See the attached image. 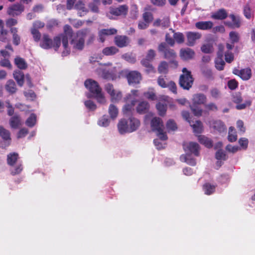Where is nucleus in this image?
Masks as SVG:
<instances>
[{
    "label": "nucleus",
    "mask_w": 255,
    "mask_h": 255,
    "mask_svg": "<svg viewBox=\"0 0 255 255\" xmlns=\"http://www.w3.org/2000/svg\"><path fill=\"white\" fill-rule=\"evenodd\" d=\"M84 85L90 92L94 96L98 102L100 103L105 102V97L102 93V89L97 81L92 79H88L85 81Z\"/></svg>",
    "instance_id": "obj_1"
},
{
    "label": "nucleus",
    "mask_w": 255,
    "mask_h": 255,
    "mask_svg": "<svg viewBox=\"0 0 255 255\" xmlns=\"http://www.w3.org/2000/svg\"><path fill=\"white\" fill-rule=\"evenodd\" d=\"M90 29L86 28L77 31L76 35L70 41L73 49L82 50L85 45V38L90 32Z\"/></svg>",
    "instance_id": "obj_2"
},
{
    "label": "nucleus",
    "mask_w": 255,
    "mask_h": 255,
    "mask_svg": "<svg viewBox=\"0 0 255 255\" xmlns=\"http://www.w3.org/2000/svg\"><path fill=\"white\" fill-rule=\"evenodd\" d=\"M61 45V37L56 36L52 40L47 34L43 35L40 46L44 49H49L54 48L55 51H57Z\"/></svg>",
    "instance_id": "obj_3"
},
{
    "label": "nucleus",
    "mask_w": 255,
    "mask_h": 255,
    "mask_svg": "<svg viewBox=\"0 0 255 255\" xmlns=\"http://www.w3.org/2000/svg\"><path fill=\"white\" fill-rule=\"evenodd\" d=\"M182 71L183 74L180 76L179 84L183 89L189 90L193 84L194 78L186 68H183Z\"/></svg>",
    "instance_id": "obj_4"
},
{
    "label": "nucleus",
    "mask_w": 255,
    "mask_h": 255,
    "mask_svg": "<svg viewBox=\"0 0 255 255\" xmlns=\"http://www.w3.org/2000/svg\"><path fill=\"white\" fill-rule=\"evenodd\" d=\"M151 128L153 131L157 132V135L162 140H166L168 137L165 132L163 131L164 125L162 120L158 117L152 118L150 123Z\"/></svg>",
    "instance_id": "obj_5"
},
{
    "label": "nucleus",
    "mask_w": 255,
    "mask_h": 255,
    "mask_svg": "<svg viewBox=\"0 0 255 255\" xmlns=\"http://www.w3.org/2000/svg\"><path fill=\"white\" fill-rule=\"evenodd\" d=\"M158 51L163 54L164 58L171 60V62L176 67L177 66L178 62L174 60L176 57V54L174 50L170 48L165 42H161L158 45Z\"/></svg>",
    "instance_id": "obj_6"
},
{
    "label": "nucleus",
    "mask_w": 255,
    "mask_h": 255,
    "mask_svg": "<svg viewBox=\"0 0 255 255\" xmlns=\"http://www.w3.org/2000/svg\"><path fill=\"white\" fill-rule=\"evenodd\" d=\"M128 7L126 4L119 5L118 7L111 6L109 8L107 16L111 19H116L117 16L125 17L128 12Z\"/></svg>",
    "instance_id": "obj_7"
},
{
    "label": "nucleus",
    "mask_w": 255,
    "mask_h": 255,
    "mask_svg": "<svg viewBox=\"0 0 255 255\" xmlns=\"http://www.w3.org/2000/svg\"><path fill=\"white\" fill-rule=\"evenodd\" d=\"M25 9L24 6L21 3H16L10 5L7 9L6 13L14 17L20 15Z\"/></svg>",
    "instance_id": "obj_8"
},
{
    "label": "nucleus",
    "mask_w": 255,
    "mask_h": 255,
    "mask_svg": "<svg viewBox=\"0 0 255 255\" xmlns=\"http://www.w3.org/2000/svg\"><path fill=\"white\" fill-rule=\"evenodd\" d=\"M232 101L237 104L236 108L237 110H243L246 109L247 107H249L251 105L252 101L251 100H248L245 101L244 103L241 104L243 101V99L241 93H236L233 95Z\"/></svg>",
    "instance_id": "obj_9"
},
{
    "label": "nucleus",
    "mask_w": 255,
    "mask_h": 255,
    "mask_svg": "<svg viewBox=\"0 0 255 255\" xmlns=\"http://www.w3.org/2000/svg\"><path fill=\"white\" fill-rule=\"evenodd\" d=\"M129 85H135L139 84L142 79L141 74L136 71H129L126 76Z\"/></svg>",
    "instance_id": "obj_10"
},
{
    "label": "nucleus",
    "mask_w": 255,
    "mask_h": 255,
    "mask_svg": "<svg viewBox=\"0 0 255 255\" xmlns=\"http://www.w3.org/2000/svg\"><path fill=\"white\" fill-rule=\"evenodd\" d=\"M73 34V31L71 27L68 24L64 26V34L59 36L62 40L64 48L67 49L68 46V37H72Z\"/></svg>",
    "instance_id": "obj_11"
},
{
    "label": "nucleus",
    "mask_w": 255,
    "mask_h": 255,
    "mask_svg": "<svg viewBox=\"0 0 255 255\" xmlns=\"http://www.w3.org/2000/svg\"><path fill=\"white\" fill-rule=\"evenodd\" d=\"M231 21H225L224 22V24L232 29L239 28L241 26V20L240 16L235 15L234 14H230L229 15Z\"/></svg>",
    "instance_id": "obj_12"
},
{
    "label": "nucleus",
    "mask_w": 255,
    "mask_h": 255,
    "mask_svg": "<svg viewBox=\"0 0 255 255\" xmlns=\"http://www.w3.org/2000/svg\"><path fill=\"white\" fill-rule=\"evenodd\" d=\"M187 37V45L193 46L197 40L200 39L202 34L198 32L188 31L186 33Z\"/></svg>",
    "instance_id": "obj_13"
},
{
    "label": "nucleus",
    "mask_w": 255,
    "mask_h": 255,
    "mask_svg": "<svg viewBox=\"0 0 255 255\" xmlns=\"http://www.w3.org/2000/svg\"><path fill=\"white\" fill-rule=\"evenodd\" d=\"M233 73L239 76L243 80L250 79L252 76V71L250 68H245L241 70L235 68L233 70Z\"/></svg>",
    "instance_id": "obj_14"
},
{
    "label": "nucleus",
    "mask_w": 255,
    "mask_h": 255,
    "mask_svg": "<svg viewBox=\"0 0 255 255\" xmlns=\"http://www.w3.org/2000/svg\"><path fill=\"white\" fill-rule=\"evenodd\" d=\"M0 136L1 137L4 141V146H1L2 148L10 145L11 141L10 133L9 130L4 128L2 126H0Z\"/></svg>",
    "instance_id": "obj_15"
},
{
    "label": "nucleus",
    "mask_w": 255,
    "mask_h": 255,
    "mask_svg": "<svg viewBox=\"0 0 255 255\" xmlns=\"http://www.w3.org/2000/svg\"><path fill=\"white\" fill-rule=\"evenodd\" d=\"M206 96L202 93H197L193 95L192 98V105H201L206 103Z\"/></svg>",
    "instance_id": "obj_16"
},
{
    "label": "nucleus",
    "mask_w": 255,
    "mask_h": 255,
    "mask_svg": "<svg viewBox=\"0 0 255 255\" xmlns=\"http://www.w3.org/2000/svg\"><path fill=\"white\" fill-rule=\"evenodd\" d=\"M114 42L115 44L120 48L126 47L129 43V39L125 35H117L115 36Z\"/></svg>",
    "instance_id": "obj_17"
},
{
    "label": "nucleus",
    "mask_w": 255,
    "mask_h": 255,
    "mask_svg": "<svg viewBox=\"0 0 255 255\" xmlns=\"http://www.w3.org/2000/svg\"><path fill=\"white\" fill-rule=\"evenodd\" d=\"M150 108L149 103L145 101H140L136 107V112L142 115L147 113Z\"/></svg>",
    "instance_id": "obj_18"
},
{
    "label": "nucleus",
    "mask_w": 255,
    "mask_h": 255,
    "mask_svg": "<svg viewBox=\"0 0 255 255\" xmlns=\"http://www.w3.org/2000/svg\"><path fill=\"white\" fill-rule=\"evenodd\" d=\"M128 121L129 132L136 130L140 125V121L134 117H130Z\"/></svg>",
    "instance_id": "obj_19"
},
{
    "label": "nucleus",
    "mask_w": 255,
    "mask_h": 255,
    "mask_svg": "<svg viewBox=\"0 0 255 255\" xmlns=\"http://www.w3.org/2000/svg\"><path fill=\"white\" fill-rule=\"evenodd\" d=\"M74 8L78 11V15L80 17L85 15L88 12V9L86 8L84 3L80 0L76 3Z\"/></svg>",
    "instance_id": "obj_20"
},
{
    "label": "nucleus",
    "mask_w": 255,
    "mask_h": 255,
    "mask_svg": "<svg viewBox=\"0 0 255 255\" xmlns=\"http://www.w3.org/2000/svg\"><path fill=\"white\" fill-rule=\"evenodd\" d=\"M128 127V121L124 119H121L118 124L119 131L122 134L129 132Z\"/></svg>",
    "instance_id": "obj_21"
},
{
    "label": "nucleus",
    "mask_w": 255,
    "mask_h": 255,
    "mask_svg": "<svg viewBox=\"0 0 255 255\" xmlns=\"http://www.w3.org/2000/svg\"><path fill=\"white\" fill-rule=\"evenodd\" d=\"M213 26V23L211 21H198L195 23L196 28L203 30L211 29Z\"/></svg>",
    "instance_id": "obj_22"
},
{
    "label": "nucleus",
    "mask_w": 255,
    "mask_h": 255,
    "mask_svg": "<svg viewBox=\"0 0 255 255\" xmlns=\"http://www.w3.org/2000/svg\"><path fill=\"white\" fill-rule=\"evenodd\" d=\"M8 31L4 28L2 20L0 19V41L2 42H7L8 39Z\"/></svg>",
    "instance_id": "obj_23"
},
{
    "label": "nucleus",
    "mask_w": 255,
    "mask_h": 255,
    "mask_svg": "<svg viewBox=\"0 0 255 255\" xmlns=\"http://www.w3.org/2000/svg\"><path fill=\"white\" fill-rule=\"evenodd\" d=\"M211 18L217 20H224L228 17V13L224 8H221L212 13Z\"/></svg>",
    "instance_id": "obj_24"
},
{
    "label": "nucleus",
    "mask_w": 255,
    "mask_h": 255,
    "mask_svg": "<svg viewBox=\"0 0 255 255\" xmlns=\"http://www.w3.org/2000/svg\"><path fill=\"white\" fill-rule=\"evenodd\" d=\"M136 102V100H133L130 103L126 104L123 108V114L128 116L131 115L134 111V107Z\"/></svg>",
    "instance_id": "obj_25"
},
{
    "label": "nucleus",
    "mask_w": 255,
    "mask_h": 255,
    "mask_svg": "<svg viewBox=\"0 0 255 255\" xmlns=\"http://www.w3.org/2000/svg\"><path fill=\"white\" fill-rule=\"evenodd\" d=\"M195 55L194 51L189 48L183 49L180 50V56L184 60L192 59Z\"/></svg>",
    "instance_id": "obj_26"
},
{
    "label": "nucleus",
    "mask_w": 255,
    "mask_h": 255,
    "mask_svg": "<svg viewBox=\"0 0 255 255\" xmlns=\"http://www.w3.org/2000/svg\"><path fill=\"white\" fill-rule=\"evenodd\" d=\"M5 89L10 94L16 93L17 88L15 82L13 80H8L5 85Z\"/></svg>",
    "instance_id": "obj_27"
},
{
    "label": "nucleus",
    "mask_w": 255,
    "mask_h": 255,
    "mask_svg": "<svg viewBox=\"0 0 255 255\" xmlns=\"http://www.w3.org/2000/svg\"><path fill=\"white\" fill-rule=\"evenodd\" d=\"M186 148L190 152L194 154L195 156H197L199 155L200 146L197 143L190 142Z\"/></svg>",
    "instance_id": "obj_28"
},
{
    "label": "nucleus",
    "mask_w": 255,
    "mask_h": 255,
    "mask_svg": "<svg viewBox=\"0 0 255 255\" xmlns=\"http://www.w3.org/2000/svg\"><path fill=\"white\" fill-rule=\"evenodd\" d=\"M14 62L15 65L19 69L25 70L27 68V64L25 60L19 56H16Z\"/></svg>",
    "instance_id": "obj_29"
},
{
    "label": "nucleus",
    "mask_w": 255,
    "mask_h": 255,
    "mask_svg": "<svg viewBox=\"0 0 255 255\" xmlns=\"http://www.w3.org/2000/svg\"><path fill=\"white\" fill-rule=\"evenodd\" d=\"M172 33H173V37H174V41L178 44H182L184 43L185 40L184 34L180 32H175V30L172 28L169 29Z\"/></svg>",
    "instance_id": "obj_30"
},
{
    "label": "nucleus",
    "mask_w": 255,
    "mask_h": 255,
    "mask_svg": "<svg viewBox=\"0 0 255 255\" xmlns=\"http://www.w3.org/2000/svg\"><path fill=\"white\" fill-rule=\"evenodd\" d=\"M13 77L18 85L21 87L24 84V75L22 72L16 70L13 73Z\"/></svg>",
    "instance_id": "obj_31"
},
{
    "label": "nucleus",
    "mask_w": 255,
    "mask_h": 255,
    "mask_svg": "<svg viewBox=\"0 0 255 255\" xmlns=\"http://www.w3.org/2000/svg\"><path fill=\"white\" fill-rule=\"evenodd\" d=\"M9 125L12 128H17L21 125V119L19 116L14 115L9 120Z\"/></svg>",
    "instance_id": "obj_32"
},
{
    "label": "nucleus",
    "mask_w": 255,
    "mask_h": 255,
    "mask_svg": "<svg viewBox=\"0 0 255 255\" xmlns=\"http://www.w3.org/2000/svg\"><path fill=\"white\" fill-rule=\"evenodd\" d=\"M18 154L16 152H12L7 155V163L10 166H13L17 161Z\"/></svg>",
    "instance_id": "obj_33"
},
{
    "label": "nucleus",
    "mask_w": 255,
    "mask_h": 255,
    "mask_svg": "<svg viewBox=\"0 0 255 255\" xmlns=\"http://www.w3.org/2000/svg\"><path fill=\"white\" fill-rule=\"evenodd\" d=\"M119 50L115 46H110L104 48L102 53L106 56L113 55L119 52Z\"/></svg>",
    "instance_id": "obj_34"
},
{
    "label": "nucleus",
    "mask_w": 255,
    "mask_h": 255,
    "mask_svg": "<svg viewBox=\"0 0 255 255\" xmlns=\"http://www.w3.org/2000/svg\"><path fill=\"white\" fill-rule=\"evenodd\" d=\"M198 139L201 144L204 145L207 147L210 148L213 146L212 140L204 135H198Z\"/></svg>",
    "instance_id": "obj_35"
},
{
    "label": "nucleus",
    "mask_w": 255,
    "mask_h": 255,
    "mask_svg": "<svg viewBox=\"0 0 255 255\" xmlns=\"http://www.w3.org/2000/svg\"><path fill=\"white\" fill-rule=\"evenodd\" d=\"M192 127L193 131L195 134L201 133L203 130V126L200 121H196L195 123L192 125L190 124Z\"/></svg>",
    "instance_id": "obj_36"
},
{
    "label": "nucleus",
    "mask_w": 255,
    "mask_h": 255,
    "mask_svg": "<svg viewBox=\"0 0 255 255\" xmlns=\"http://www.w3.org/2000/svg\"><path fill=\"white\" fill-rule=\"evenodd\" d=\"M214 129L219 132H223L226 131V128L224 124L221 121H216L213 123Z\"/></svg>",
    "instance_id": "obj_37"
},
{
    "label": "nucleus",
    "mask_w": 255,
    "mask_h": 255,
    "mask_svg": "<svg viewBox=\"0 0 255 255\" xmlns=\"http://www.w3.org/2000/svg\"><path fill=\"white\" fill-rule=\"evenodd\" d=\"M216 187V185L209 183H206L203 186V189L205 194L210 195L215 192Z\"/></svg>",
    "instance_id": "obj_38"
},
{
    "label": "nucleus",
    "mask_w": 255,
    "mask_h": 255,
    "mask_svg": "<svg viewBox=\"0 0 255 255\" xmlns=\"http://www.w3.org/2000/svg\"><path fill=\"white\" fill-rule=\"evenodd\" d=\"M36 123V116L35 114H30V116L26 120L25 124L29 128L33 127Z\"/></svg>",
    "instance_id": "obj_39"
},
{
    "label": "nucleus",
    "mask_w": 255,
    "mask_h": 255,
    "mask_svg": "<svg viewBox=\"0 0 255 255\" xmlns=\"http://www.w3.org/2000/svg\"><path fill=\"white\" fill-rule=\"evenodd\" d=\"M222 58L223 57L218 56L215 61V67L217 69L220 71L224 69L225 65V62Z\"/></svg>",
    "instance_id": "obj_40"
},
{
    "label": "nucleus",
    "mask_w": 255,
    "mask_h": 255,
    "mask_svg": "<svg viewBox=\"0 0 255 255\" xmlns=\"http://www.w3.org/2000/svg\"><path fill=\"white\" fill-rule=\"evenodd\" d=\"M229 38L231 43L235 44L239 42L240 37L238 32L232 31L229 33Z\"/></svg>",
    "instance_id": "obj_41"
},
{
    "label": "nucleus",
    "mask_w": 255,
    "mask_h": 255,
    "mask_svg": "<svg viewBox=\"0 0 255 255\" xmlns=\"http://www.w3.org/2000/svg\"><path fill=\"white\" fill-rule=\"evenodd\" d=\"M156 108L158 112V114L160 116H164L165 115L167 110L166 104L159 102L156 104Z\"/></svg>",
    "instance_id": "obj_42"
},
{
    "label": "nucleus",
    "mask_w": 255,
    "mask_h": 255,
    "mask_svg": "<svg viewBox=\"0 0 255 255\" xmlns=\"http://www.w3.org/2000/svg\"><path fill=\"white\" fill-rule=\"evenodd\" d=\"M228 139L229 141L233 142L237 139V135L234 127H231L229 128Z\"/></svg>",
    "instance_id": "obj_43"
},
{
    "label": "nucleus",
    "mask_w": 255,
    "mask_h": 255,
    "mask_svg": "<svg viewBox=\"0 0 255 255\" xmlns=\"http://www.w3.org/2000/svg\"><path fill=\"white\" fill-rule=\"evenodd\" d=\"M192 112L194 116L200 117L203 113V110L199 105H191L190 106Z\"/></svg>",
    "instance_id": "obj_44"
},
{
    "label": "nucleus",
    "mask_w": 255,
    "mask_h": 255,
    "mask_svg": "<svg viewBox=\"0 0 255 255\" xmlns=\"http://www.w3.org/2000/svg\"><path fill=\"white\" fill-rule=\"evenodd\" d=\"M158 71L159 73L167 74L168 72V65L166 61H162L158 67Z\"/></svg>",
    "instance_id": "obj_45"
},
{
    "label": "nucleus",
    "mask_w": 255,
    "mask_h": 255,
    "mask_svg": "<svg viewBox=\"0 0 255 255\" xmlns=\"http://www.w3.org/2000/svg\"><path fill=\"white\" fill-rule=\"evenodd\" d=\"M118 109L115 105L111 104L109 108V113L112 119H116L118 115Z\"/></svg>",
    "instance_id": "obj_46"
},
{
    "label": "nucleus",
    "mask_w": 255,
    "mask_h": 255,
    "mask_svg": "<svg viewBox=\"0 0 255 255\" xmlns=\"http://www.w3.org/2000/svg\"><path fill=\"white\" fill-rule=\"evenodd\" d=\"M166 127L168 131L170 130L175 131L177 129V126L176 123L172 119H170L167 122Z\"/></svg>",
    "instance_id": "obj_47"
},
{
    "label": "nucleus",
    "mask_w": 255,
    "mask_h": 255,
    "mask_svg": "<svg viewBox=\"0 0 255 255\" xmlns=\"http://www.w3.org/2000/svg\"><path fill=\"white\" fill-rule=\"evenodd\" d=\"M244 14L247 19H251L252 17V12L249 3L246 4L244 7Z\"/></svg>",
    "instance_id": "obj_48"
},
{
    "label": "nucleus",
    "mask_w": 255,
    "mask_h": 255,
    "mask_svg": "<svg viewBox=\"0 0 255 255\" xmlns=\"http://www.w3.org/2000/svg\"><path fill=\"white\" fill-rule=\"evenodd\" d=\"M102 34L106 36L114 35L117 33V30L112 28L110 29H102L100 31Z\"/></svg>",
    "instance_id": "obj_49"
},
{
    "label": "nucleus",
    "mask_w": 255,
    "mask_h": 255,
    "mask_svg": "<svg viewBox=\"0 0 255 255\" xmlns=\"http://www.w3.org/2000/svg\"><path fill=\"white\" fill-rule=\"evenodd\" d=\"M166 76H160L157 79L158 84L162 88H165L168 82H167Z\"/></svg>",
    "instance_id": "obj_50"
},
{
    "label": "nucleus",
    "mask_w": 255,
    "mask_h": 255,
    "mask_svg": "<svg viewBox=\"0 0 255 255\" xmlns=\"http://www.w3.org/2000/svg\"><path fill=\"white\" fill-rule=\"evenodd\" d=\"M142 18L144 21L149 23L153 20V16L151 12L146 11L142 14Z\"/></svg>",
    "instance_id": "obj_51"
},
{
    "label": "nucleus",
    "mask_w": 255,
    "mask_h": 255,
    "mask_svg": "<svg viewBox=\"0 0 255 255\" xmlns=\"http://www.w3.org/2000/svg\"><path fill=\"white\" fill-rule=\"evenodd\" d=\"M31 34L33 35V39L35 41L38 42L41 38V33L37 29L33 28L31 30Z\"/></svg>",
    "instance_id": "obj_52"
},
{
    "label": "nucleus",
    "mask_w": 255,
    "mask_h": 255,
    "mask_svg": "<svg viewBox=\"0 0 255 255\" xmlns=\"http://www.w3.org/2000/svg\"><path fill=\"white\" fill-rule=\"evenodd\" d=\"M225 61L229 63H231L234 60V54L229 51H227L225 53Z\"/></svg>",
    "instance_id": "obj_53"
},
{
    "label": "nucleus",
    "mask_w": 255,
    "mask_h": 255,
    "mask_svg": "<svg viewBox=\"0 0 255 255\" xmlns=\"http://www.w3.org/2000/svg\"><path fill=\"white\" fill-rule=\"evenodd\" d=\"M111 97L112 102H118L122 98V93L120 91H115V92L111 95Z\"/></svg>",
    "instance_id": "obj_54"
},
{
    "label": "nucleus",
    "mask_w": 255,
    "mask_h": 255,
    "mask_svg": "<svg viewBox=\"0 0 255 255\" xmlns=\"http://www.w3.org/2000/svg\"><path fill=\"white\" fill-rule=\"evenodd\" d=\"M110 122V121L108 117L106 116H104L99 121L98 124L100 126L107 127L109 125Z\"/></svg>",
    "instance_id": "obj_55"
},
{
    "label": "nucleus",
    "mask_w": 255,
    "mask_h": 255,
    "mask_svg": "<svg viewBox=\"0 0 255 255\" xmlns=\"http://www.w3.org/2000/svg\"><path fill=\"white\" fill-rule=\"evenodd\" d=\"M216 158L217 160H224L226 159V154L222 149L218 150L216 153Z\"/></svg>",
    "instance_id": "obj_56"
},
{
    "label": "nucleus",
    "mask_w": 255,
    "mask_h": 255,
    "mask_svg": "<svg viewBox=\"0 0 255 255\" xmlns=\"http://www.w3.org/2000/svg\"><path fill=\"white\" fill-rule=\"evenodd\" d=\"M18 23L17 20L14 18H9L6 19L5 21L6 25L8 27H13Z\"/></svg>",
    "instance_id": "obj_57"
},
{
    "label": "nucleus",
    "mask_w": 255,
    "mask_h": 255,
    "mask_svg": "<svg viewBox=\"0 0 255 255\" xmlns=\"http://www.w3.org/2000/svg\"><path fill=\"white\" fill-rule=\"evenodd\" d=\"M84 104L86 108L91 111H94L97 108V106L94 102L90 100L86 101Z\"/></svg>",
    "instance_id": "obj_58"
},
{
    "label": "nucleus",
    "mask_w": 255,
    "mask_h": 255,
    "mask_svg": "<svg viewBox=\"0 0 255 255\" xmlns=\"http://www.w3.org/2000/svg\"><path fill=\"white\" fill-rule=\"evenodd\" d=\"M155 56V51L150 49L148 50L145 58L152 61L154 59Z\"/></svg>",
    "instance_id": "obj_59"
},
{
    "label": "nucleus",
    "mask_w": 255,
    "mask_h": 255,
    "mask_svg": "<svg viewBox=\"0 0 255 255\" xmlns=\"http://www.w3.org/2000/svg\"><path fill=\"white\" fill-rule=\"evenodd\" d=\"M0 65L1 67H6L9 69H12V65L9 61V60L7 59L4 58L0 60Z\"/></svg>",
    "instance_id": "obj_60"
},
{
    "label": "nucleus",
    "mask_w": 255,
    "mask_h": 255,
    "mask_svg": "<svg viewBox=\"0 0 255 255\" xmlns=\"http://www.w3.org/2000/svg\"><path fill=\"white\" fill-rule=\"evenodd\" d=\"M166 88H168L174 94H177V86L173 81L169 82Z\"/></svg>",
    "instance_id": "obj_61"
},
{
    "label": "nucleus",
    "mask_w": 255,
    "mask_h": 255,
    "mask_svg": "<svg viewBox=\"0 0 255 255\" xmlns=\"http://www.w3.org/2000/svg\"><path fill=\"white\" fill-rule=\"evenodd\" d=\"M248 140L246 138L242 137L239 140V143L240 146L244 149H246L248 146Z\"/></svg>",
    "instance_id": "obj_62"
},
{
    "label": "nucleus",
    "mask_w": 255,
    "mask_h": 255,
    "mask_svg": "<svg viewBox=\"0 0 255 255\" xmlns=\"http://www.w3.org/2000/svg\"><path fill=\"white\" fill-rule=\"evenodd\" d=\"M228 86L230 89L233 90L238 87V83L235 79L231 80L228 82Z\"/></svg>",
    "instance_id": "obj_63"
},
{
    "label": "nucleus",
    "mask_w": 255,
    "mask_h": 255,
    "mask_svg": "<svg viewBox=\"0 0 255 255\" xmlns=\"http://www.w3.org/2000/svg\"><path fill=\"white\" fill-rule=\"evenodd\" d=\"M28 133V130L26 128L20 129L17 133V137L20 138L25 137Z\"/></svg>",
    "instance_id": "obj_64"
}]
</instances>
